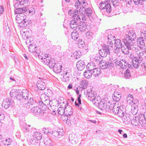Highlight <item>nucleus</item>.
<instances>
[{
    "label": "nucleus",
    "mask_w": 146,
    "mask_h": 146,
    "mask_svg": "<svg viewBox=\"0 0 146 146\" xmlns=\"http://www.w3.org/2000/svg\"><path fill=\"white\" fill-rule=\"evenodd\" d=\"M86 66L84 62L82 61H79L76 63V67L79 70H82L84 69Z\"/></svg>",
    "instance_id": "nucleus-25"
},
{
    "label": "nucleus",
    "mask_w": 146,
    "mask_h": 146,
    "mask_svg": "<svg viewBox=\"0 0 146 146\" xmlns=\"http://www.w3.org/2000/svg\"><path fill=\"white\" fill-rule=\"evenodd\" d=\"M106 11L108 13H110L111 11V7L110 3H107L104 5Z\"/></svg>",
    "instance_id": "nucleus-45"
},
{
    "label": "nucleus",
    "mask_w": 146,
    "mask_h": 146,
    "mask_svg": "<svg viewBox=\"0 0 146 146\" xmlns=\"http://www.w3.org/2000/svg\"><path fill=\"white\" fill-rule=\"evenodd\" d=\"M57 132H58V137H57V139H59L63 135L64 133V130L63 129H59L58 130Z\"/></svg>",
    "instance_id": "nucleus-48"
},
{
    "label": "nucleus",
    "mask_w": 146,
    "mask_h": 146,
    "mask_svg": "<svg viewBox=\"0 0 146 146\" xmlns=\"http://www.w3.org/2000/svg\"><path fill=\"white\" fill-rule=\"evenodd\" d=\"M29 13L31 14V15L35 14V9L33 7H31L29 9Z\"/></svg>",
    "instance_id": "nucleus-56"
},
{
    "label": "nucleus",
    "mask_w": 146,
    "mask_h": 146,
    "mask_svg": "<svg viewBox=\"0 0 146 146\" xmlns=\"http://www.w3.org/2000/svg\"><path fill=\"white\" fill-rule=\"evenodd\" d=\"M83 2H82V1L81 2L80 1V2L78 1H76L75 3V7L76 8V9L79 10V8H81L80 6L82 4Z\"/></svg>",
    "instance_id": "nucleus-49"
},
{
    "label": "nucleus",
    "mask_w": 146,
    "mask_h": 146,
    "mask_svg": "<svg viewBox=\"0 0 146 146\" xmlns=\"http://www.w3.org/2000/svg\"><path fill=\"white\" fill-rule=\"evenodd\" d=\"M79 35L78 32L76 31H74L71 34L72 38L74 40H76L78 37Z\"/></svg>",
    "instance_id": "nucleus-41"
},
{
    "label": "nucleus",
    "mask_w": 146,
    "mask_h": 146,
    "mask_svg": "<svg viewBox=\"0 0 146 146\" xmlns=\"http://www.w3.org/2000/svg\"><path fill=\"white\" fill-rule=\"evenodd\" d=\"M99 66L101 69H106L108 67H109L111 65H110L108 62L102 61H101L99 63Z\"/></svg>",
    "instance_id": "nucleus-24"
},
{
    "label": "nucleus",
    "mask_w": 146,
    "mask_h": 146,
    "mask_svg": "<svg viewBox=\"0 0 146 146\" xmlns=\"http://www.w3.org/2000/svg\"><path fill=\"white\" fill-rule=\"evenodd\" d=\"M142 57H135L132 60V63L133 66L135 68L139 67V65L142 62Z\"/></svg>",
    "instance_id": "nucleus-15"
},
{
    "label": "nucleus",
    "mask_w": 146,
    "mask_h": 146,
    "mask_svg": "<svg viewBox=\"0 0 146 146\" xmlns=\"http://www.w3.org/2000/svg\"><path fill=\"white\" fill-rule=\"evenodd\" d=\"M10 94V96L12 99H17L19 101L22 100L21 94L19 90L12 89L11 91Z\"/></svg>",
    "instance_id": "nucleus-7"
},
{
    "label": "nucleus",
    "mask_w": 146,
    "mask_h": 146,
    "mask_svg": "<svg viewBox=\"0 0 146 146\" xmlns=\"http://www.w3.org/2000/svg\"><path fill=\"white\" fill-rule=\"evenodd\" d=\"M90 66H92V67H93V68H94V67H96V64H95L93 62V61H92L90 63H89L87 65V69H90Z\"/></svg>",
    "instance_id": "nucleus-52"
},
{
    "label": "nucleus",
    "mask_w": 146,
    "mask_h": 146,
    "mask_svg": "<svg viewBox=\"0 0 146 146\" xmlns=\"http://www.w3.org/2000/svg\"><path fill=\"white\" fill-rule=\"evenodd\" d=\"M146 38H143V37H139L137 38V42L138 46L141 48H142L145 46Z\"/></svg>",
    "instance_id": "nucleus-20"
},
{
    "label": "nucleus",
    "mask_w": 146,
    "mask_h": 146,
    "mask_svg": "<svg viewBox=\"0 0 146 146\" xmlns=\"http://www.w3.org/2000/svg\"><path fill=\"white\" fill-rule=\"evenodd\" d=\"M37 86L38 89L40 90H43L45 88V84L42 81H38L37 84Z\"/></svg>",
    "instance_id": "nucleus-31"
},
{
    "label": "nucleus",
    "mask_w": 146,
    "mask_h": 146,
    "mask_svg": "<svg viewBox=\"0 0 146 146\" xmlns=\"http://www.w3.org/2000/svg\"><path fill=\"white\" fill-rule=\"evenodd\" d=\"M29 32L27 31H24L22 34V35L23 39H28L29 36L28 35Z\"/></svg>",
    "instance_id": "nucleus-50"
},
{
    "label": "nucleus",
    "mask_w": 146,
    "mask_h": 146,
    "mask_svg": "<svg viewBox=\"0 0 146 146\" xmlns=\"http://www.w3.org/2000/svg\"><path fill=\"white\" fill-rule=\"evenodd\" d=\"M94 93V91L92 90V88L90 87V89H88L87 90L86 93V97L88 98L89 100L92 101L93 103L94 101H95V100H96V98L98 96H95Z\"/></svg>",
    "instance_id": "nucleus-11"
},
{
    "label": "nucleus",
    "mask_w": 146,
    "mask_h": 146,
    "mask_svg": "<svg viewBox=\"0 0 146 146\" xmlns=\"http://www.w3.org/2000/svg\"><path fill=\"white\" fill-rule=\"evenodd\" d=\"M18 7L16 10L15 11V13L17 14H19V15H21V14H23V13H25L27 11V8L26 7H23L22 8H19Z\"/></svg>",
    "instance_id": "nucleus-28"
},
{
    "label": "nucleus",
    "mask_w": 146,
    "mask_h": 146,
    "mask_svg": "<svg viewBox=\"0 0 146 146\" xmlns=\"http://www.w3.org/2000/svg\"><path fill=\"white\" fill-rule=\"evenodd\" d=\"M113 4L114 6H117L119 5V3L117 0H114L113 2Z\"/></svg>",
    "instance_id": "nucleus-64"
},
{
    "label": "nucleus",
    "mask_w": 146,
    "mask_h": 146,
    "mask_svg": "<svg viewBox=\"0 0 146 146\" xmlns=\"http://www.w3.org/2000/svg\"><path fill=\"white\" fill-rule=\"evenodd\" d=\"M125 108L124 106H121L119 107V109L118 111V113H117L119 117H122L124 115L125 111Z\"/></svg>",
    "instance_id": "nucleus-29"
},
{
    "label": "nucleus",
    "mask_w": 146,
    "mask_h": 146,
    "mask_svg": "<svg viewBox=\"0 0 146 146\" xmlns=\"http://www.w3.org/2000/svg\"><path fill=\"white\" fill-rule=\"evenodd\" d=\"M88 70L86 71L84 73V76L85 78L88 79L90 78L92 76V72L90 70L88 69Z\"/></svg>",
    "instance_id": "nucleus-36"
},
{
    "label": "nucleus",
    "mask_w": 146,
    "mask_h": 146,
    "mask_svg": "<svg viewBox=\"0 0 146 146\" xmlns=\"http://www.w3.org/2000/svg\"><path fill=\"white\" fill-rule=\"evenodd\" d=\"M93 104L96 106H98L101 110H105L106 111H110L112 106H110L109 102H107L104 99L102 100L100 96H98Z\"/></svg>",
    "instance_id": "nucleus-4"
},
{
    "label": "nucleus",
    "mask_w": 146,
    "mask_h": 146,
    "mask_svg": "<svg viewBox=\"0 0 146 146\" xmlns=\"http://www.w3.org/2000/svg\"><path fill=\"white\" fill-rule=\"evenodd\" d=\"M108 39L109 42H107V43L103 44L102 48L99 51V53L102 57H106L108 54H110V50L113 49V42L111 39L110 38V36L109 35L108 36Z\"/></svg>",
    "instance_id": "nucleus-3"
},
{
    "label": "nucleus",
    "mask_w": 146,
    "mask_h": 146,
    "mask_svg": "<svg viewBox=\"0 0 146 146\" xmlns=\"http://www.w3.org/2000/svg\"><path fill=\"white\" fill-rule=\"evenodd\" d=\"M44 144L46 145H49V146H53L52 144V142L50 139H48L47 141H46V142H45Z\"/></svg>",
    "instance_id": "nucleus-59"
},
{
    "label": "nucleus",
    "mask_w": 146,
    "mask_h": 146,
    "mask_svg": "<svg viewBox=\"0 0 146 146\" xmlns=\"http://www.w3.org/2000/svg\"><path fill=\"white\" fill-rule=\"evenodd\" d=\"M115 46L116 48H121V50L122 53L125 54H127L128 53H125L124 52L123 50H122V47L124 46V44H122V42L121 40L119 39H115Z\"/></svg>",
    "instance_id": "nucleus-21"
},
{
    "label": "nucleus",
    "mask_w": 146,
    "mask_h": 146,
    "mask_svg": "<svg viewBox=\"0 0 146 146\" xmlns=\"http://www.w3.org/2000/svg\"><path fill=\"white\" fill-rule=\"evenodd\" d=\"M106 3L105 2H101V3L99 5V8L102 10L105 9V7L104 5L106 4Z\"/></svg>",
    "instance_id": "nucleus-55"
},
{
    "label": "nucleus",
    "mask_w": 146,
    "mask_h": 146,
    "mask_svg": "<svg viewBox=\"0 0 146 146\" xmlns=\"http://www.w3.org/2000/svg\"><path fill=\"white\" fill-rule=\"evenodd\" d=\"M14 105V102L12 100L11 98H6L4 99L1 104L3 107L7 109L9 107H12Z\"/></svg>",
    "instance_id": "nucleus-10"
},
{
    "label": "nucleus",
    "mask_w": 146,
    "mask_h": 146,
    "mask_svg": "<svg viewBox=\"0 0 146 146\" xmlns=\"http://www.w3.org/2000/svg\"><path fill=\"white\" fill-rule=\"evenodd\" d=\"M74 54L76 56V58H79L82 55V53L80 51H78L75 52Z\"/></svg>",
    "instance_id": "nucleus-58"
},
{
    "label": "nucleus",
    "mask_w": 146,
    "mask_h": 146,
    "mask_svg": "<svg viewBox=\"0 0 146 146\" xmlns=\"http://www.w3.org/2000/svg\"><path fill=\"white\" fill-rule=\"evenodd\" d=\"M36 104L40 106V109L42 110H46V106H45L44 103V101H42L40 99V100L36 101Z\"/></svg>",
    "instance_id": "nucleus-37"
},
{
    "label": "nucleus",
    "mask_w": 146,
    "mask_h": 146,
    "mask_svg": "<svg viewBox=\"0 0 146 146\" xmlns=\"http://www.w3.org/2000/svg\"><path fill=\"white\" fill-rule=\"evenodd\" d=\"M69 80V78L68 77V76H66L64 77L63 76V78H62V80L64 82H67Z\"/></svg>",
    "instance_id": "nucleus-63"
},
{
    "label": "nucleus",
    "mask_w": 146,
    "mask_h": 146,
    "mask_svg": "<svg viewBox=\"0 0 146 146\" xmlns=\"http://www.w3.org/2000/svg\"><path fill=\"white\" fill-rule=\"evenodd\" d=\"M38 57L42 60L44 63L48 66L49 65L50 63L52 62V60H54L53 59H51V57L49 56L48 54H47L40 56L39 55Z\"/></svg>",
    "instance_id": "nucleus-12"
},
{
    "label": "nucleus",
    "mask_w": 146,
    "mask_h": 146,
    "mask_svg": "<svg viewBox=\"0 0 146 146\" xmlns=\"http://www.w3.org/2000/svg\"><path fill=\"white\" fill-rule=\"evenodd\" d=\"M86 36L88 38H90L92 36L93 33L92 32L88 31L86 33Z\"/></svg>",
    "instance_id": "nucleus-57"
},
{
    "label": "nucleus",
    "mask_w": 146,
    "mask_h": 146,
    "mask_svg": "<svg viewBox=\"0 0 146 146\" xmlns=\"http://www.w3.org/2000/svg\"><path fill=\"white\" fill-rule=\"evenodd\" d=\"M58 113L60 115H62L65 114V109L62 107H60L58 109Z\"/></svg>",
    "instance_id": "nucleus-46"
},
{
    "label": "nucleus",
    "mask_w": 146,
    "mask_h": 146,
    "mask_svg": "<svg viewBox=\"0 0 146 146\" xmlns=\"http://www.w3.org/2000/svg\"><path fill=\"white\" fill-rule=\"evenodd\" d=\"M132 103H133L131 106V114L133 115H135L136 114L138 111V101H133L131 100Z\"/></svg>",
    "instance_id": "nucleus-17"
},
{
    "label": "nucleus",
    "mask_w": 146,
    "mask_h": 146,
    "mask_svg": "<svg viewBox=\"0 0 146 146\" xmlns=\"http://www.w3.org/2000/svg\"><path fill=\"white\" fill-rule=\"evenodd\" d=\"M121 95L119 92H115L113 95V99L115 102L119 101L121 98Z\"/></svg>",
    "instance_id": "nucleus-27"
},
{
    "label": "nucleus",
    "mask_w": 146,
    "mask_h": 146,
    "mask_svg": "<svg viewBox=\"0 0 146 146\" xmlns=\"http://www.w3.org/2000/svg\"><path fill=\"white\" fill-rule=\"evenodd\" d=\"M43 133L44 134H46L48 135L50 134V131H49L48 129L43 128L42 130Z\"/></svg>",
    "instance_id": "nucleus-61"
},
{
    "label": "nucleus",
    "mask_w": 146,
    "mask_h": 146,
    "mask_svg": "<svg viewBox=\"0 0 146 146\" xmlns=\"http://www.w3.org/2000/svg\"><path fill=\"white\" fill-rule=\"evenodd\" d=\"M40 99L44 101V103L46 108L47 107L46 106L50 105V103L51 102L50 101L48 96H46L45 94H42L40 96Z\"/></svg>",
    "instance_id": "nucleus-19"
},
{
    "label": "nucleus",
    "mask_w": 146,
    "mask_h": 146,
    "mask_svg": "<svg viewBox=\"0 0 146 146\" xmlns=\"http://www.w3.org/2000/svg\"><path fill=\"white\" fill-rule=\"evenodd\" d=\"M121 49V48H116L114 51V52L115 53H117V54L119 53L120 50Z\"/></svg>",
    "instance_id": "nucleus-62"
},
{
    "label": "nucleus",
    "mask_w": 146,
    "mask_h": 146,
    "mask_svg": "<svg viewBox=\"0 0 146 146\" xmlns=\"http://www.w3.org/2000/svg\"><path fill=\"white\" fill-rule=\"evenodd\" d=\"M94 68L92 66H90L89 68L90 70L91 71L92 75L95 77L98 76L101 73V69L98 67H94Z\"/></svg>",
    "instance_id": "nucleus-18"
},
{
    "label": "nucleus",
    "mask_w": 146,
    "mask_h": 146,
    "mask_svg": "<svg viewBox=\"0 0 146 146\" xmlns=\"http://www.w3.org/2000/svg\"><path fill=\"white\" fill-rule=\"evenodd\" d=\"M23 106L24 107L27 108H31L30 105H29V102L28 101H25L23 104Z\"/></svg>",
    "instance_id": "nucleus-53"
},
{
    "label": "nucleus",
    "mask_w": 146,
    "mask_h": 146,
    "mask_svg": "<svg viewBox=\"0 0 146 146\" xmlns=\"http://www.w3.org/2000/svg\"><path fill=\"white\" fill-rule=\"evenodd\" d=\"M136 35L134 33L129 31L128 35H126L125 36V38L123 39L124 46L122 50L125 51L124 52L126 53L129 52V49L133 48L134 44L135 42V38Z\"/></svg>",
    "instance_id": "nucleus-1"
},
{
    "label": "nucleus",
    "mask_w": 146,
    "mask_h": 146,
    "mask_svg": "<svg viewBox=\"0 0 146 146\" xmlns=\"http://www.w3.org/2000/svg\"><path fill=\"white\" fill-rule=\"evenodd\" d=\"M80 22L81 19H73L70 21V28L74 30L76 29L78 24Z\"/></svg>",
    "instance_id": "nucleus-14"
},
{
    "label": "nucleus",
    "mask_w": 146,
    "mask_h": 146,
    "mask_svg": "<svg viewBox=\"0 0 146 146\" xmlns=\"http://www.w3.org/2000/svg\"><path fill=\"white\" fill-rule=\"evenodd\" d=\"M63 74L64 77L68 76V77L70 78V76L71 74L70 69L69 68H64L63 71Z\"/></svg>",
    "instance_id": "nucleus-32"
},
{
    "label": "nucleus",
    "mask_w": 146,
    "mask_h": 146,
    "mask_svg": "<svg viewBox=\"0 0 146 146\" xmlns=\"http://www.w3.org/2000/svg\"><path fill=\"white\" fill-rule=\"evenodd\" d=\"M78 25V28L80 31L84 32L86 29L87 26L84 21L80 22Z\"/></svg>",
    "instance_id": "nucleus-30"
},
{
    "label": "nucleus",
    "mask_w": 146,
    "mask_h": 146,
    "mask_svg": "<svg viewBox=\"0 0 146 146\" xmlns=\"http://www.w3.org/2000/svg\"><path fill=\"white\" fill-rule=\"evenodd\" d=\"M52 61L48 66L49 67L51 68H53L54 72L56 73L60 72L62 68V65L60 64L55 62L54 60Z\"/></svg>",
    "instance_id": "nucleus-6"
},
{
    "label": "nucleus",
    "mask_w": 146,
    "mask_h": 146,
    "mask_svg": "<svg viewBox=\"0 0 146 146\" xmlns=\"http://www.w3.org/2000/svg\"><path fill=\"white\" fill-rule=\"evenodd\" d=\"M133 117V115L129 113H125L124 115L122 117V120L124 123L128 124L130 121Z\"/></svg>",
    "instance_id": "nucleus-16"
},
{
    "label": "nucleus",
    "mask_w": 146,
    "mask_h": 146,
    "mask_svg": "<svg viewBox=\"0 0 146 146\" xmlns=\"http://www.w3.org/2000/svg\"><path fill=\"white\" fill-rule=\"evenodd\" d=\"M73 133H70L69 135V141L72 144L77 143L76 139Z\"/></svg>",
    "instance_id": "nucleus-33"
},
{
    "label": "nucleus",
    "mask_w": 146,
    "mask_h": 146,
    "mask_svg": "<svg viewBox=\"0 0 146 146\" xmlns=\"http://www.w3.org/2000/svg\"><path fill=\"white\" fill-rule=\"evenodd\" d=\"M142 113L139 114V117H133L132 120H131V123L134 126L140 125L142 127L146 126V111H142Z\"/></svg>",
    "instance_id": "nucleus-2"
},
{
    "label": "nucleus",
    "mask_w": 146,
    "mask_h": 146,
    "mask_svg": "<svg viewBox=\"0 0 146 146\" xmlns=\"http://www.w3.org/2000/svg\"><path fill=\"white\" fill-rule=\"evenodd\" d=\"M28 0H21L18 1L15 4V7L17 8L18 7H20L22 5L24 6L25 7H26L29 5L28 3Z\"/></svg>",
    "instance_id": "nucleus-23"
},
{
    "label": "nucleus",
    "mask_w": 146,
    "mask_h": 146,
    "mask_svg": "<svg viewBox=\"0 0 146 146\" xmlns=\"http://www.w3.org/2000/svg\"><path fill=\"white\" fill-rule=\"evenodd\" d=\"M76 10H75V11L74 13H73V19L75 18L77 19H81L80 17V16L78 15V12L79 10L78 9H76Z\"/></svg>",
    "instance_id": "nucleus-47"
},
{
    "label": "nucleus",
    "mask_w": 146,
    "mask_h": 146,
    "mask_svg": "<svg viewBox=\"0 0 146 146\" xmlns=\"http://www.w3.org/2000/svg\"><path fill=\"white\" fill-rule=\"evenodd\" d=\"M31 111L35 116H38L39 115H42L41 109L38 106H35L32 108Z\"/></svg>",
    "instance_id": "nucleus-22"
},
{
    "label": "nucleus",
    "mask_w": 146,
    "mask_h": 146,
    "mask_svg": "<svg viewBox=\"0 0 146 146\" xmlns=\"http://www.w3.org/2000/svg\"><path fill=\"white\" fill-rule=\"evenodd\" d=\"M12 142V141L11 139L10 138H8L7 139H4L2 141V143L3 145L7 146L10 145Z\"/></svg>",
    "instance_id": "nucleus-39"
},
{
    "label": "nucleus",
    "mask_w": 146,
    "mask_h": 146,
    "mask_svg": "<svg viewBox=\"0 0 146 146\" xmlns=\"http://www.w3.org/2000/svg\"><path fill=\"white\" fill-rule=\"evenodd\" d=\"M133 1L135 5H137L139 4H141L142 2L141 0H133Z\"/></svg>",
    "instance_id": "nucleus-60"
},
{
    "label": "nucleus",
    "mask_w": 146,
    "mask_h": 146,
    "mask_svg": "<svg viewBox=\"0 0 146 146\" xmlns=\"http://www.w3.org/2000/svg\"><path fill=\"white\" fill-rule=\"evenodd\" d=\"M58 132L56 131H50V134H51L52 136L57 137H58Z\"/></svg>",
    "instance_id": "nucleus-54"
},
{
    "label": "nucleus",
    "mask_w": 146,
    "mask_h": 146,
    "mask_svg": "<svg viewBox=\"0 0 146 146\" xmlns=\"http://www.w3.org/2000/svg\"><path fill=\"white\" fill-rule=\"evenodd\" d=\"M88 83V81L86 80H84L82 81L80 83L81 87L83 89L86 88Z\"/></svg>",
    "instance_id": "nucleus-38"
},
{
    "label": "nucleus",
    "mask_w": 146,
    "mask_h": 146,
    "mask_svg": "<svg viewBox=\"0 0 146 146\" xmlns=\"http://www.w3.org/2000/svg\"><path fill=\"white\" fill-rule=\"evenodd\" d=\"M34 139L36 140H39L42 138V134L38 132H36L33 134Z\"/></svg>",
    "instance_id": "nucleus-35"
},
{
    "label": "nucleus",
    "mask_w": 146,
    "mask_h": 146,
    "mask_svg": "<svg viewBox=\"0 0 146 146\" xmlns=\"http://www.w3.org/2000/svg\"><path fill=\"white\" fill-rule=\"evenodd\" d=\"M131 77V74L129 70L127 69L125 72L124 74V77L126 79H129Z\"/></svg>",
    "instance_id": "nucleus-44"
},
{
    "label": "nucleus",
    "mask_w": 146,
    "mask_h": 146,
    "mask_svg": "<svg viewBox=\"0 0 146 146\" xmlns=\"http://www.w3.org/2000/svg\"><path fill=\"white\" fill-rule=\"evenodd\" d=\"M22 100H23V99L26 100L28 99L29 94L28 90H23L22 92Z\"/></svg>",
    "instance_id": "nucleus-34"
},
{
    "label": "nucleus",
    "mask_w": 146,
    "mask_h": 146,
    "mask_svg": "<svg viewBox=\"0 0 146 146\" xmlns=\"http://www.w3.org/2000/svg\"><path fill=\"white\" fill-rule=\"evenodd\" d=\"M26 17L24 14H21L19 16H17L16 18V22L19 24L21 27H25L28 24V22L25 21Z\"/></svg>",
    "instance_id": "nucleus-5"
},
{
    "label": "nucleus",
    "mask_w": 146,
    "mask_h": 146,
    "mask_svg": "<svg viewBox=\"0 0 146 146\" xmlns=\"http://www.w3.org/2000/svg\"><path fill=\"white\" fill-rule=\"evenodd\" d=\"M115 64L122 69H126L127 67H130V64H129L125 59H122L119 61H116Z\"/></svg>",
    "instance_id": "nucleus-13"
},
{
    "label": "nucleus",
    "mask_w": 146,
    "mask_h": 146,
    "mask_svg": "<svg viewBox=\"0 0 146 146\" xmlns=\"http://www.w3.org/2000/svg\"><path fill=\"white\" fill-rule=\"evenodd\" d=\"M30 126V125H25L23 126V127L22 129L23 131L25 132H29V127Z\"/></svg>",
    "instance_id": "nucleus-51"
},
{
    "label": "nucleus",
    "mask_w": 146,
    "mask_h": 146,
    "mask_svg": "<svg viewBox=\"0 0 146 146\" xmlns=\"http://www.w3.org/2000/svg\"><path fill=\"white\" fill-rule=\"evenodd\" d=\"M82 11H84V13L89 17L90 20H91L92 19V14L93 13V9L91 8H88L85 9L83 7L82 8H80L79 9L80 13H82Z\"/></svg>",
    "instance_id": "nucleus-9"
},
{
    "label": "nucleus",
    "mask_w": 146,
    "mask_h": 146,
    "mask_svg": "<svg viewBox=\"0 0 146 146\" xmlns=\"http://www.w3.org/2000/svg\"><path fill=\"white\" fill-rule=\"evenodd\" d=\"M65 115L67 116V119L70 121L73 122L74 121L75 118L72 115L73 112L72 111V108L69 106L67 105L65 107Z\"/></svg>",
    "instance_id": "nucleus-8"
},
{
    "label": "nucleus",
    "mask_w": 146,
    "mask_h": 146,
    "mask_svg": "<svg viewBox=\"0 0 146 146\" xmlns=\"http://www.w3.org/2000/svg\"><path fill=\"white\" fill-rule=\"evenodd\" d=\"M91 59H92L93 62L96 65H99L100 61L102 60V58L99 55L94 57L92 56Z\"/></svg>",
    "instance_id": "nucleus-26"
},
{
    "label": "nucleus",
    "mask_w": 146,
    "mask_h": 146,
    "mask_svg": "<svg viewBox=\"0 0 146 146\" xmlns=\"http://www.w3.org/2000/svg\"><path fill=\"white\" fill-rule=\"evenodd\" d=\"M36 47L34 45L32 44H30L29 46V51L31 53L35 52L36 50Z\"/></svg>",
    "instance_id": "nucleus-43"
},
{
    "label": "nucleus",
    "mask_w": 146,
    "mask_h": 146,
    "mask_svg": "<svg viewBox=\"0 0 146 146\" xmlns=\"http://www.w3.org/2000/svg\"><path fill=\"white\" fill-rule=\"evenodd\" d=\"M29 102V105L31 106V108L35 106L36 104V101L34 100L33 98H30L29 100L28 101Z\"/></svg>",
    "instance_id": "nucleus-42"
},
{
    "label": "nucleus",
    "mask_w": 146,
    "mask_h": 146,
    "mask_svg": "<svg viewBox=\"0 0 146 146\" xmlns=\"http://www.w3.org/2000/svg\"><path fill=\"white\" fill-rule=\"evenodd\" d=\"M111 106H112V108L111 110V111H112L113 113L115 114H117V113H118V111L119 109V106H117V105H111Z\"/></svg>",
    "instance_id": "nucleus-40"
}]
</instances>
